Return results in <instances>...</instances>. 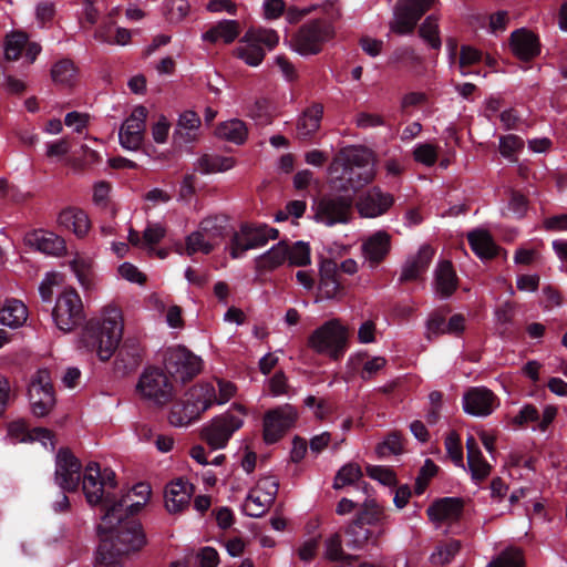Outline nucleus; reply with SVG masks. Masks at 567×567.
Wrapping results in <instances>:
<instances>
[{"label": "nucleus", "instance_id": "338daca9", "mask_svg": "<svg viewBox=\"0 0 567 567\" xmlns=\"http://www.w3.org/2000/svg\"><path fill=\"white\" fill-rule=\"evenodd\" d=\"M279 483L274 477H264L257 484V491H262L265 501L272 503L277 496Z\"/></svg>", "mask_w": 567, "mask_h": 567}, {"label": "nucleus", "instance_id": "4c0bfd02", "mask_svg": "<svg viewBox=\"0 0 567 567\" xmlns=\"http://www.w3.org/2000/svg\"><path fill=\"white\" fill-rule=\"evenodd\" d=\"M132 493L140 497L136 502H131V495H123L121 498H125L124 513H123V523L128 519H136L134 516L144 507L146 504L150 494L151 487L146 483H138L133 486Z\"/></svg>", "mask_w": 567, "mask_h": 567}, {"label": "nucleus", "instance_id": "8fccbe9b", "mask_svg": "<svg viewBox=\"0 0 567 567\" xmlns=\"http://www.w3.org/2000/svg\"><path fill=\"white\" fill-rule=\"evenodd\" d=\"M51 75L54 82L70 85L75 76V66L69 59L60 60L53 65Z\"/></svg>", "mask_w": 567, "mask_h": 567}, {"label": "nucleus", "instance_id": "49530a36", "mask_svg": "<svg viewBox=\"0 0 567 567\" xmlns=\"http://www.w3.org/2000/svg\"><path fill=\"white\" fill-rule=\"evenodd\" d=\"M310 246L308 243L302 240L296 241L293 245L288 244V258L289 266L292 267H305L310 265Z\"/></svg>", "mask_w": 567, "mask_h": 567}, {"label": "nucleus", "instance_id": "3c124183", "mask_svg": "<svg viewBox=\"0 0 567 567\" xmlns=\"http://www.w3.org/2000/svg\"><path fill=\"white\" fill-rule=\"evenodd\" d=\"M367 475L374 481H378L384 486H395L398 484L395 472L386 466L368 465L365 467Z\"/></svg>", "mask_w": 567, "mask_h": 567}, {"label": "nucleus", "instance_id": "a211bd4d", "mask_svg": "<svg viewBox=\"0 0 567 567\" xmlns=\"http://www.w3.org/2000/svg\"><path fill=\"white\" fill-rule=\"evenodd\" d=\"M29 396H39L33 401V414L42 417L49 414L55 404L53 385L49 382V373L47 370H40L37 379L29 388Z\"/></svg>", "mask_w": 567, "mask_h": 567}, {"label": "nucleus", "instance_id": "f704fd0d", "mask_svg": "<svg viewBox=\"0 0 567 567\" xmlns=\"http://www.w3.org/2000/svg\"><path fill=\"white\" fill-rule=\"evenodd\" d=\"M240 33L239 22L236 20H223L209 28L204 34L203 40L216 43L223 40L225 43H231Z\"/></svg>", "mask_w": 567, "mask_h": 567}, {"label": "nucleus", "instance_id": "9d476101", "mask_svg": "<svg viewBox=\"0 0 567 567\" xmlns=\"http://www.w3.org/2000/svg\"><path fill=\"white\" fill-rule=\"evenodd\" d=\"M332 35L333 29L328 21L315 19L299 28L292 38L293 48L301 55L318 54Z\"/></svg>", "mask_w": 567, "mask_h": 567}, {"label": "nucleus", "instance_id": "a19ab883", "mask_svg": "<svg viewBox=\"0 0 567 567\" xmlns=\"http://www.w3.org/2000/svg\"><path fill=\"white\" fill-rule=\"evenodd\" d=\"M384 518L383 507L374 499H367L357 515V525L375 526Z\"/></svg>", "mask_w": 567, "mask_h": 567}, {"label": "nucleus", "instance_id": "de8ad7c7", "mask_svg": "<svg viewBox=\"0 0 567 567\" xmlns=\"http://www.w3.org/2000/svg\"><path fill=\"white\" fill-rule=\"evenodd\" d=\"M461 549V542L452 539L443 545H439L435 551L431 555L430 560L433 565L444 566L451 563L454 556Z\"/></svg>", "mask_w": 567, "mask_h": 567}, {"label": "nucleus", "instance_id": "6e6d98bb", "mask_svg": "<svg viewBox=\"0 0 567 567\" xmlns=\"http://www.w3.org/2000/svg\"><path fill=\"white\" fill-rule=\"evenodd\" d=\"M118 137L122 147L130 151H136L143 143L144 134L138 131L126 128L122 125L118 132Z\"/></svg>", "mask_w": 567, "mask_h": 567}, {"label": "nucleus", "instance_id": "052dcab7", "mask_svg": "<svg viewBox=\"0 0 567 567\" xmlns=\"http://www.w3.org/2000/svg\"><path fill=\"white\" fill-rule=\"evenodd\" d=\"M386 362L388 361L384 357H373L372 359L364 361L360 371V378L363 381L372 380L379 371L385 368Z\"/></svg>", "mask_w": 567, "mask_h": 567}, {"label": "nucleus", "instance_id": "58836bf2", "mask_svg": "<svg viewBox=\"0 0 567 567\" xmlns=\"http://www.w3.org/2000/svg\"><path fill=\"white\" fill-rule=\"evenodd\" d=\"M215 134L219 138L240 145L246 141L248 131L243 121L235 118L219 123Z\"/></svg>", "mask_w": 567, "mask_h": 567}, {"label": "nucleus", "instance_id": "69168bd1", "mask_svg": "<svg viewBox=\"0 0 567 567\" xmlns=\"http://www.w3.org/2000/svg\"><path fill=\"white\" fill-rule=\"evenodd\" d=\"M118 274L126 280L135 284L143 285L146 281V276L138 270L136 266L131 262H124L118 267Z\"/></svg>", "mask_w": 567, "mask_h": 567}, {"label": "nucleus", "instance_id": "ea45409f", "mask_svg": "<svg viewBox=\"0 0 567 567\" xmlns=\"http://www.w3.org/2000/svg\"><path fill=\"white\" fill-rule=\"evenodd\" d=\"M324 556L331 561L341 563V565L334 567H351L353 556L347 554L342 547V539L339 533L331 535L326 542Z\"/></svg>", "mask_w": 567, "mask_h": 567}, {"label": "nucleus", "instance_id": "f03ea898", "mask_svg": "<svg viewBox=\"0 0 567 567\" xmlns=\"http://www.w3.org/2000/svg\"><path fill=\"white\" fill-rule=\"evenodd\" d=\"M329 184L337 193L319 200L315 218L327 226L350 221L354 199V146L340 148L328 167Z\"/></svg>", "mask_w": 567, "mask_h": 567}, {"label": "nucleus", "instance_id": "0e129e2a", "mask_svg": "<svg viewBox=\"0 0 567 567\" xmlns=\"http://www.w3.org/2000/svg\"><path fill=\"white\" fill-rule=\"evenodd\" d=\"M481 58H482V53L478 50H476L472 47H468V45L461 47L460 61H458L461 73L466 74L464 69L466 66H470V65H473V64L480 62Z\"/></svg>", "mask_w": 567, "mask_h": 567}, {"label": "nucleus", "instance_id": "bf43d9fd", "mask_svg": "<svg viewBox=\"0 0 567 567\" xmlns=\"http://www.w3.org/2000/svg\"><path fill=\"white\" fill-rule=\"evenodd\" d=\"M8 434L13 443L32 442V433L24 421H14L9 424Z\"/></svg>", "mask_w": 567, "mask_h": 567}, {"label": "nucleus", "instance_id": "f8f14e48", "mask_svg": "<svg viewBox=\"0 0 567 567\" xmlns=\"http://www.w3.org/2000/svg\"><path fill=\"white\" fill-rule=\"evenodd\" d=\"M51 317L56 327L64 332L72 331L84 322L83 303L76 290L66 289L58 297Z\"/></svg>", "mask_w": 567, "mask_h": 567}, {"label": "nucleus", "instance_id": "f257e3e1", "mask_svg": "<svg viewBox=\"0 0 567 567\" xmlns=\"http://www.w3.org/2000/svg\"><path fill=\"white\" fill-rule=\"evenodd\" d=\"M117 486L111 468L90 462L83 473L82 489L91 506H100L102 516L97 525L100 544L95 553V567H123L125 557L138 551L146 544L142 524L137 519L123 523L125 498L112 492Z\"/></svg>", "mask_w": 567, "mask_h": 567}, {"label": "nucleus", "instance_id": "b1692460", "mask_svg": "<svg viewBox=\"0 0 567 567\" xmlns=\"http://www.w3.org/2000/svg\"><path fill=\"white\" fill-rule=\"evenodd\" d=\"M434 256V250L424 245L417 254L405 261L400 275V282L416 281L429 268Z\"/></svg>", "mask_w": 567, "mask_h": 567}, {"label": "nucleus", "instance_id": "2eb2a0df", "mask_svg": "<svg viewBox=\"0 0 567 567\" xmlns=\"http://www.w3.org/2000/svg\"><path fill=\"white\" fill-rule=\"evenodd\" d=\"M54 476L63 492H75L83 483L82 463L70 449L61 447L58 451Z\"/></svg>", "mask_w": 567, "mask_h": 567}, {"label": "nucleus", "instance_id": "aec40b11", "mask_svg": "<svg viewBox=\"0 0 567 567\" xmlns=\"http://www.w3.org/2000/svg\"><path fill=\"white\" fill-rule=\"evenodd\" d=\"M199 227L208 240L214 243V248L229 237L228 251L230 252L234 235L238 234V230L230 225L228 216L220 214L206 217L199 223Z\"/></svg>", "mask_w": 567, "mask_h": 567}, {"label": "nucleus", "instance_id": "e2e57ef3", "mask_svg": "<svg viewBox=\"0 0 567 567\" xmlns=\"http://www.w3.org/2000/svg\"><path fill=\"white\" fill-rule=\"evenodd\" d=\"M354 484V462H349L343 465L336 474L333 481V488L339 491L344 486Z\"/></svg>", "mask_w": 567, "mask_h": 567}, {"label": "nucleus", "instance_id": "ddd939ff", "mask_svg": "<svg viewBox=\"0 0 567 567\" xmlns=\"http://www.w3.org/2000/svg\"><path fill=\"white\" fill-rule=\"evenodd\" d=\"M439 0H398L394 6L393 20L390 30L399 35L410 34L415 29L419 20Z\"/></svg>", "mask_w": 567, "mask_h": 567}, {"label": "nucleus", "instance_id": "c85d7f7f", "mask_svg": "<svg viewBox=\"0 0 567 567\" xmlns=\"http://www.w3.org/2000/svg\"><path fill=\"white\" fill-rule=\"evenodd\" d=\"M142 362V349L138 340L126 339L118 348L115 367L122 373L134 371Z\"/></svg>", "mask_w": 567, "mask_h": 567}, {"label": "nucleus", "instance_id": "2f4dec72", "mask_svg": "<svg viewBox=\"0 0 567 567\" xmlns=\"http://www.w3.org/2000/svg\"><path fill=\"white\" fill-rule=\"evenodd\" d=\"M378 157L373 150L360 145L357 146V184L361 186L370 184L377 175Z\"/></svg>", "mask_w": 567, "mask_h": 567}, {"label": "nucleus", "instance_id": "c756f323", "mask_svg": "<svg viewBox=\"0 0 567 567\" xmlns=\"http://www.w3.org/2000/svg\"><path fill=\"white\" fill-rule=\"evenodd\" d=\"M342 289L338 264L333 260H324L320 267L319 291L324 298L337 297Z\"/></svg>", "mask_w": 567, "mask_h": 567}, {"label": "nucleus", "instance_id": "a18cd8bd", "mask_svg": "<svg viewBox=\"0 0 567 567\" xmlns=\"http://www.w3.org/2000/svg\"><path fill=\"white\" fill-rule=\"evenodd\" d=\"M486 567H525L523 550L517 547H508Z\"/></svg>", "mask_w": 567, "mask_h": 567}, {"label": "nucleus", "instance_id": "39448f33", "mask_svg": "<svg viewBox=\"0 0 567 567\" xmlns=\"http://www.w3.org/2000/svg\"><path fill=\"white\" fill-rule=\"evenodd\" d=\"M308 347L318 354L333 360L343 357L349 347L348 329L339 319H331L318 327L308 338Z\"/></svg>", "mask_w": 567, "mask_h": 567}, {"label": "nucleus", "instance_id": "cd10ccee", "mask_svg": "<svg viewBox=\"0 0 567 567\" xmlns=\"http://www.w3.org/2000/svg\"><path fill=\"white\" fill-rule=\"evenodd\" d=\"M323 115V105L312 103L300 115L297 123V137L301 141L310 140L320 128Z\"/></svg>", "mask_w": 567, "mask_h": 567}, {"label": "nucleus", "instance_id": "c9c22d12", "mask_svg": "<svg viewBox=\"0 0 567 567\" xmlns=\"http://www.w3.org/2000/svg\"><path fill=\"white\" fill-rule=\"evenodd\" d=\"M468 243L474 252L483 258L491 259L496 256L498 247L488 231L477 229L467 235Z\"/></svg>", "mask_w": 567, "mask_h": 567}, {"label": "nucleus", "instance_id": "7c9ffc66", "mask_svg": "<svg viewBox=\"0 0 567 567\" xmlns=\"http://www.w3.org/2000/svg\"><path fill=\"white\" fill-rule=\"evenodd\" d=\"M467 450V465L472 478L476 482H482L487 478L492 472V466L483 457L480 446L474 436H468L466 440Z\"/></svg>", "mask_w": 567, "mask_h": 567}, {"label": "nucleus", "instance_id": "0eeeda50", "mask_svg": "<svg viewBox=\"0 0 567 567\" xmlns=\"http://www.w3.org/2000/svg\"><path fill=\"white\" fill-rule=\"evenodd\" d=\"M240 42L243 45L237 48V56L250 66H258L265 59V48L272 50L279 42V35L271 29L250 28Z\"/></svg>", "mask_w": 567, "mask_h": 567}, {"label": "nucleus", "instance_id": "f3484780", "mask_svg": "<svg viewBox=\"0 0 567 567\" xmlns=\"http://www.w3.org/2000/svg\"><path fill=\"white\" fill-rule=\"evenodd\" d=\"M497 405V396L484 386L471 388L463 396L464 411L474 416H487Z\"/></svg>", "mask_w": 567, "mask_h": 567}, {"label": "nucleus", "instance_id": "6e6552de", "mask_svg": "<svg viewBox=\"0 0 567 567\" xmlns=\"http://www.w3.org/2000/svg\"><path fill=\"white\" fill-rule=\"evenodd\" d=\"M140 395L157 406H163L174 396V384L165 370L148 367L141 374L136 384Z\"/></svg>", "mask_w": 567, "mask_h": 567}, {"label": "nucleus", "instance_id": "4468645a", "mask_svg": "<svg viewBox=\"0 0 567 567\" xmlns=\"http://www.w3.org/2000/svg\"><path fill=\"white\" fill-rule=\"evenodd\" d=\"M298 412L291 404H282L268 410L264 415V440L267 444L277 443L297 422Z\"/></svg>", "mask_w": 567, "mask_h": 567}, {"label": "nucleus", "instance_id": "680f3d73", "mask_svg": "<svg viewBox=\"0 0 567 567\" xmlns=\"http://www.w3.org/2000/svg\"><path fill=\"white\" fill-rule=\"evenodd\" d=\"M523 147L524 141L517 135L509 134L499 140V152L504 157L511 158L514 153L520 151Z\"/></svg>", "mask_w": 567, "mask_h": 567}, {"label": "nucleus", "instance_id": "5701e85b", "mask_svg": "<svg viewBox=\"0 0 567 567\" xmlns=\"http://www.w3.org/2000/svg\"><path fill=\"white\" fill-rule=\"evenodd\" d=\"M194 493V486L177 478L165 487V507L169 513H179L189 505L190 497Z\"/></svg>", "mask_w": 567, "mask_h": 567}, {"label": "nucleus", "instance_id": "bb28decb", "mask_svg": "<svg viewBox=\"0 0 567 567\" xmlns=\"http://www.w3.org/2000/svg\"><path fill=\"white\" fill-rule=\"evenodd\" d=\"M200 124L199 115L193 110H187L179 114L176 128L173 133L174 143L188 144L195 142Z\"/></svg>", "mask_w": 567, "mask_h": 567}, {"label": "nucleus", "instance_id": "c03bdc74", "mask_svg": "<svg viewBox=\"0 0 567 567\" xmlns=\"http://www.w3.org/2000/svg\"><path fill=\"white\" fill-rule=\"evenodd\" d=\"M185 250L187 256H193L194 254L200 251L205 255L210 254L214 248V243L209 241L206 235L202 233L200 227L196 231L189 234L185 239Z\"/></svg>", "mask_w": 567, "mask_h": 567}, {"label": "nucleus", "instance_id": "9b49d317", "mask_svg": "<svg viewBox=\"0 0 567 567\" xmlns=\"http://www.w3.org/2000/svg\"><path fill=\"white\" fill-rule=\"evenodd\" d=\"M279 230L266 224L243 223L238 234L234 235L230 257L238 259L250 249L264 247L269 239H276Z\"/></svg>", "mask_w": 567, "mask_h": 567}, {"label": "nucleus", "instance_id": "603ef678", "mask_svg": "<svg viewBox=\"0 0 567 567\" xmlns=\"http://www.w3.org/2000/svg\"><path fill=\"white\" fill-rule=\"evenodd\" d=\"M257 491H251L247 496V502L245 504V513L250 517H260L262 516L269 505L271 503H268L265 501V497L262 498L259 495H256Z\"/></svg>", "mask_w": 567, "mask_h": 567}, {"label": "nucleus", "instance_id": "dca6fc26", "mask_svg": "<svg viewBox=\"0 0 567 567\" xmlns=\"http://www.w3.org/2000/svg\"><path fill=\"white\" fill-rule=\"evenodd\" d=\"M394 204V197L380 187H372L362 193L357 200V210L361 217L377 218L384 215Z\"/></svg>", "mask_w": 567, "mask_h": 567}, {"label": "nucleus", "instance_id": "20e7f679", "mask_svg": "<svg viewBox=\"0 0 567 567\" xmlns=\"http://www.w3.org/2000/svg\"><path fill=\"white\" fill-rule=\"evenodd\" d=\"M215 401V388L210 383H200L192 386L185 399L173 403L168 421L174 426H185L199 419Z\"/></svg>", "mask_w": 567, "mask_h": 567}, {"label": "nucleus", "instance_id": "37998d69", "mask_svg": "<svg viewBox=\"0 0 567 567\" xmlns=\"http://www.w3.org/2000/svg\"><path fill=\"white\" fill-rule=\"evenodd\" d=\"M419 35L433 49L440 50L442 41L440 38L439 18L431 14L425 18L419 28Z\"/></svg>", "mask_w": 567, "mask_h": 567}, {"label": "nucleus", "instance_id": "e433bc0d", "mask_svg": "<svg viewBox=\"0 0 567 567\" xmlns=\"http://www.w3.org/2000/svg\"><path fill=\"white\" fill-rule=\"evenodd\" d=\"M28 318V310L20 300H8L0 309V323L10 328L21 327Z\"/></svg>", "mask_w": 567, "mask_h": 567}, {"label": "nucleus", "instance_id": "4be33fe9", "mask_svg": "<svg viewBox=\"0 0 567 567\" xmlns=\"http://www.w3.org/2000/svg\"><path fill=\"white\" fill-rule=\"evenodd\" d=\"M509 45L513 53L522 61H530L540 52L537 35L525 28L518 29L511 34Z\"/></svg>", "mask_w": 567, "mask_h": 567}, {"label": "nucleus", "instance_id": "774afa93", "mask_svg": "<svg viewBox=\"0 0 567 567\" xmlns=\"http://www.w3.org/2000/svg\"><path fill=\"white\" fill-rule=\"evenodd\" d=\"M197 558L199 559L200 567H217L219 563L217 550L209 546L203 547L198 551Z\"/></svg>", "mask_w": 567, "mask_h": 567}, {"label": "nucleus", "instance_id": "412c9836", "mask_svg": "<svg viewBox=\"0 0 567 567\" xmlns=\"http://www.w3.org/2000/svg\"><path fill=\"white\" fill-rule=\"evenodd\" d=\"M24 245L40 252L60 256L65 250V241L54 233L35 229L25 234Z\"/></svg>", "mask_w": 567, "mask_h": 567}, {"label": "nucleus", "instance_id": "1a4fd4ad", "mask_svg": "<svg viewBox=\"0 0 567 567\" xmlns=\"http://www.w3.org/2000/svg\"><path fill=\"white\" fill-rule=\"evenodd\" d=\"M163 361L165 372L175 382L186 383L193 380L202 370V359L184 346L166 349Z\"/></svg>", "mask_w": 567, "mask_h": 567}, {"label": "nucleus", "instance_id": "393cba45", "mask_svg": "<svg viewBox=\"0 0 567 567\" xmlns=\"http://www.w3.org/2000/svg\"><path fill=\"white\" fill-rule=\"evenodd\" d=\"M434 291L441 299L450 298L458 287V278L450 260L439 262L434 271Z\"/></svg>", "mask_w": 567, "mask_h": 567}, {"label": "nucleus", "instance_id": "09e8293b", "mask_svg": "<svg viewBox=\"0 0 567 567\" xmlns=\"http://www.w3.org/2000/svg\"><path fill=\"white\" fill-rule=\"evenodd\" d=\"M403 452V439L399 432H391L379 443L375 447V453L379 457H386L390 455H399Z\"/></svg>", "mask_w": 567, "mask_h": 567}, {"label": "nucleus", "instance_id": "79ce46f5", "mask_svg": "<svg viewBox=\"0 0 567 567\" xmlns=\"http://www.w3.org/2000/svg\"><path fill=\"white\" fill-rule=\"evenodd\" d=\"M235 159L220 155L205 154L198 159V168L203 174H212L216 172H225L233 168Z\"/></svg>", "mask_w": 567, "mask_h": 567}, {"label": "nucleus", "instance_id": "423d86ee", "mask_svg": "<svg viewBox=\"0 0 567 567\" xmlns=\"http://www.w3.org/2000/svg\"><path fill=\"white\" fill-rule=\"evenodd\" d=\"M246 409L240 404H233L231 408L215 416L208 424L203 426L200 437L213 449H224L233 434L244 425Z\"/></svg>", "mask_w": 567, "mask_h": 567}, {"label": "nucleus", "instance_id": "473e14b6", "mask_svg": "<svg viewBox=\"0 0 567 567\" xmlns=\"http://www.w3.org/2000/svg\"><path fill=\"white\" fill-rule=\"evenodd\" d=\"M288 258V241L280 240L256 259V270L259 272L274 271L282 266Z\"/></svg>", "mask_w": 567, "mask_h": 567}, {"label": "nucleus", "instance_id": "13d9d810", "mask_svg": "<svg viewBox=\"0 0 567 567\" xmlns=\"http://www.w3.org/2000/svg\"><path fill=\"white\" fill-rule=\"evenodd\" d=\"M414 159L426 166H432L437 161V146L424 143L419 145L413 152Z\"/></svg>", "mask_w": 567, "mask_h": 567}, {"label": "nucleus", "instance_id": "5fc2aeb1", "mask_svg": "<svg viewBox=\"0 0 567 567\" xmlns=\"http://www.w3.org/2000/svg\"><path fill=\"white\" fill-rule=\"evenodd\" d=\"M445 449L451 460L458 466H463V449L460 435L451 431L445 437Z\"/></svg>", "mask_w": 567, "mask_h": 567}, {"label": "nucleus", "instance_id": "a878e982", "mask_svg": "<svg viewBox=\"0 0 567 567\" xmlns=\"http://www.w3.org/2000/svg\"><path fill=\"white\" fill-rule=\"evenodd\" d=\"M464 508V501L458 497H444L435 501L426 509L427 516L433 522L458 519Z\"/></svg>", "mask_w": 567, "mask_h": 567}, {"label": "nucleus", "instance_id": "864d4df0", "mask_svg": "<svg viewBox=\"0 0 567 567\" xmlns=\"http://www.w3.org/2000/svg\"><path fill=\"white\" fill-rule=\"evenodd\" d=\"M27 38L23 34H13L7 39L4 45V58L8 61H17L24 49Z\"/></svg>", "mask_w": 567, "mask_h": 567}, {"label": "nucleus", "instance_id": "7ed1b4c3", "mask_svg": "<svg viewBox=\"0 0 567 567\" xmlns=\"http://www.w3.org/2000/svg\"><path fill=\"white\" fill-rule=\"evenodd\" d=\"M120 312L112 309L103 320L91 319L86 322L81 341L90 351H96L101 361H107L118 348L122 338Z\"/></svg>", "mask_w": 567, "mask_h": 567}, {"label": "nucleus", "instance_id": "4d7b16f0", "mask_svg": "<svg viewBox=\"0 0 567 567\" xmlns=\"http://www.w3.org/2000/svg\"><path fill=\"white\" fill-rule=\"evenodd\" d=\"M147 114V109L143 105H138L133 110L132 114L122 125H124L126 128L138 131L140 133L144 134Z\"/></svg>", "mask_w": 567, "mask_h": 567}, {"label": "nucleus", "instance_id": "72a5a7b5", "mask_svg": "<svg viewBox=\"0 0 567 567\" xmlns=\"http://www.w3.org/2000/svg\"><path fill=\"white\" fill-rule=\"evenodd\" d=\"M59 225L72 230L78 237H83L90 228V220L84 210L69 207L63 209L58 217Z\"/></svg>", "mask_w": 567, "mask_h": 567}, {"label": "nucleus", "instance_id": "6ab92c4d", "mask_svg": "<svg viewBox=\"0 0 567 567\" xmlns=\"http://www.w3.org/2000/svg\"><path fill=\"white\" fill-rule=\"evenodd\" d=\"M361 241V255L370 268L378 267L390 254L391 235L385 230H379Z\"/></svg>", "mask_w": 567, "mask_h": 567}]
</instances>
